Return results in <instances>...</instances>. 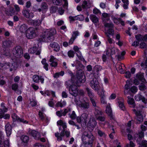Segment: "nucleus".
Returning <instances> with one entry per match:
<instances>
[{"mask_svg": "<svg viewBox=\"0 0 147 147\" xmlns=\"http://www.w3.org/2000/svg\"><path fill=\"white\" fill-rule=\"evenodd\" d=\"M95 139L93 135L90 133L88 134L86 132L84 133L82 136V140L85 147H91V144Z\"/></svg>", "mask_w": 147, "mask_h": 147, "instance_id": "obj_1", "label": "nucleus"}, {"mask_svg": "<svg viewBox=\"0 0 147 147\" xmlns=\"http://www.w3.org/2000/svg\"><path fill=\"white\" fill-rule=\"evenodd\" d=\"M75 102L76 105L83 109H87L90 107L89 100L86 97H84L80 100H78L77 98L75 99Z\"/></svg>", "mask_w": 147, "mask_h": 147, "instance_id": "obj_2", "label": "nucleus"}, {"mask_svg": "<svg viewBox=\"0 0 147 147\" xmlns=\"http://www.w3.org/2000/svg\"><path fill=\"white\" fill-rule=\"evenodd\" d=\"M73 79V78H72L71 80L66 81L65 84L67 88L69 87V91L70 94L76 96L78 94V90L77 86L75 85V83Z\"/></svg>", "mask_w": 147, "mask_h": 147, "instance_id": "obj_3", "label": "nucleus"}, {"mask_svg": "<svg viewBox=\"0 0 147 147\" xmlns=\"http://www.w3.org/2000/svg\"><path fill=\"white\" fill-rule=\"evenodd\" d=\"M57 123V125L62 126L63 128L62 131L59 135V133L58 132L55 134V136L57 137V140L59 141L62 140V137L64 136V131H65V130L67 128V126L66 123L61 120L58 121Z\"/></svg>", "mask_w": 147, "mask_h": 147, "instance_id": "obj_4", "label": "nucleus"}, {"mask_svg": "<svg viewBox=\"0 0 147 147\" xmlns=\"http://www.w3.org/2000/svg\"><path fill=\"white\" fill-rule=\"evenodd\" d=\"M12 52L14 56L18 58L21 57L23 55L22 49L19 46H17L14 48Z\"/></svg>", "mask_w": 147, "mask_h": 147, "instance_id": "obj_5", "label": "nucleus"}, {"mask_svg": "<svg viewBox=\"0 0 147 147\" xmlns=\"http://www.w3.org/2000/svg\"><path fill=\"white\" fill-rule=\"evenodd\" d=\"M142 107H139L137 108L136 110V109L134 110V111L137 116V120L140 122L142 121L143 120V117L141 113Z\"/></svg>", "mask_w": 147, "mask_h": 147, "instance_id": "obj_6", "label": "nucleus"}, {"mask_svg": "<svg viewBox=\"0 0 147 147\" xmlns=\"http://www.w3.org/2000/svg\"><path fill=\"white\" fill-rule=\"evenodd\" d=\"M90 85L94 90L98 91L100 88L99 82L96 78H94L90 82Z\"/></svg>", "mask_w": 147, "mask_h": 147, "instance_id": "obj_7", "label": "nucleus"}, {"mask_svg": "<svg viewBox=\"0 0 147 147\" xmlns=\"http://www.w3.org/2000/svg\"><path fill=\"white\" fill-rule=\"evenodd\" d=\"M88 115L86 113H83L80 117H77V121L79 123H85L87 121Z\"/></svg>", "mask_w": 147, "mask_h": 147, "instance_id": "obj_8", "label": "nucleus"}, {"mask_svg": "<svg viewBox=\"0 0 147 147\" xmlns=\"http://www.w3.org/2000/svg\"><path fill=\"white\" fill-rule=\"evenodd\" d=\"M37 28H35L34 29L32 27H30L27 29L26 31V37H32L36 36L35 30H37Z\"/></svg>", "mask_w": 147, "mask_h": 147, "instance_id": "obj_9", "label": "nucleus"}, {"mask_svg": "<svg viewBox=\"0 0 147 147\" xmlns=\"http://www.w3.org/2000/svg\"><path fill=\"white\" fill-rule=\"evenodd\" d=\"M12 117L14 121H17L20 122H22L24 124H28V121L24 119L20 118L18 117L15 113H13L12 115Z\"/></svg>", "mask_w": 147, "mask_h": 147, "instance_id": "obj_10", "label": "nucleus"}, {"mask_svg": "<svg viewBox=\"0 0 147 147\" xmlns=\"http://www.w3.org/2000/svg\"><path fill=\"white\" fill-rule=\"evenodd\" d=\"M97 123L95 118L94 117H91L88 124V126L91 128V130H93V128L95 127Z\"/></svg>", "mask_w": 147, "mask_h": 147, "instance_id": "obj_11", "label": "nucleus"}, {"mask_svg": "<svg viewBox=\"0 0 147 147\" xmlns=\"http://www.w3.org/2000/svg\"><path fill=\"white\" fill-rule=\"evenodd\" d=\"M58 60L53 55L50 56V58L49 60V61L50 63V66L52 67H55L57 65V62Z\"/></svg>", "mask_w": 147, "mask_h": 147, "instance_id": "obj_12", "label": "nucleus"}, {"mask_svg": "<svg viewBox=\"0 0 147 147\" xmlns=\"http://www.w3.org/2000/svg\"><path fill=\"white\" fill-rule=\"evenodd\" d=\"M80 49V48L77 46H75L73 47V49L76 52L79 59L82 61H84V59L82 56L81 52L79 51Z\"/></svg>", "mask_w": 147, "mask_h": 147, "instance_id": "obj_13", "label": "nucleus"}, {"mask_svg": "<svg viewBox=\"0 0 147 147\" xmlns=\"http://www.w3.org/2000/svg\"><path fill=\"white\" fill-rule=\"evenodd\" d=\"M41 50L38 49V48L36 46L31 48L28 50L29 52L31 54L35 53L36 55H39L40 53Z\"/></svg>", "mask_w": 147, "mask_h": 147, "instance_id": "obj_14", "label": "nucleus"}, {"mask_svg": "<svg viewBox=\"0 0 147 147\" xmlns=\"http://www.w3.org/2000/svg\"><path fill=\"white\" fill-rule=\"evenodd\" d=\"M45 34H43V36L45 37H51L54 35L56 33V31L55 29H52L49 30L45 32Z\"/></svg>", "mask_w": 147, "mask_h": 147, "instance_id": "obj_15", "label": "nucleus"}, {"mask_svg": "<svg viewBox=\"0 0 147 147\" xmlns=\"http://www.w3.org/2000/svg\"><path fill=\"white\" fill-rule=\"evenodd\" d=\"M118 50L114 47L112 48L111 49H108L105 51L106 55L108 56H110L111 55L115 54V53L117 52Z\"/></svg>", "mask_w": 147, "mask_h": 147, "instance_id": "obj_16", "label": "nucleus"}, {"mask_svg": "<svg viewBox=\"0 0 147 147\" xmlns=\"http://www.w3.org/2000/svg\"><path fill=\"white\" fill-rule=\"evenodd\" d=\"M140 39V47L141 48H144L146 46L145 43L144 42V41H147V37H138L137 38L138 40Z\"/></svg>", "mask_w": 147, "mask_h": 147, "instance_id": "obj_17", "label": "nucleus"}, {"mask_svg": "<svg viewBox=\"0 0 147 147\" xmlns=\"http://www.w3.org/2000/svg\"><path fill=\"white\" fill-rule=\"evenodd\" d=\"M33 80L34 82L36 83L39 82V80H40L42 83H43L44 80L42 77H39L37 75H34L33 77Z\"/></svg>", "mask_w": 147, "mask_h": 147, "instance_id": "obj_18", "label": "nucleus"}, {"mask_svg": "<svg viewBox=\"0 0 147 147\" xmlns=\"http://www.w3.org/2000/svg\"><path fill=\"white\" fill-rule=\"evenodd\" d=\"M30 134L35 139L38 140L40 138L39 133L38 132L36 131L35 130L31 131L30 132Z\"/></svg>", "mask_w": 147, "mask_h": 147, "instance_id": "obj_19", "label": "nucleus"}, {"mask_svg": "<svg viewBox=\"0 0 147 147\" xmlns=\"http://www.w3.org/2000/svg\"><path fill=\"white\" fill-rule=\"evenodd\" d=\"M5 128L7 136H10L11 134L12 130L10 125L9 123H7L5 125Z\"/></svg>", "mask_w": 147, "mask_h": 147, "instance_id": "obj_20", "label": "nucleus"}, {"mask_svg": "<svg viewBox=\"0 0 147 147\" xmlns=\"http://www.w3.org/2000/svg\"><path fill=\"white\" fill-rule=\"evenodd\" d=\"M135 100L138 101L142 100V101L144 103H147V99H146L144 97L140 94H138L135 97Z\"/></svg>", "mask_w": 147, "mask_h": 147, "instance_id": "obj_21", "label": "nucleus"}, {"mask_svg": "<svg viewBox=\"0 0 147 147\" xmlns=\"http://www.w3.org/2000/svg\"><path fill=\"white\" fill-rule=\"evenodd\" d=\"M125 65L121 63H118L116 65V68L119 72L121 74L124 73L123 69L122 68L123 67H124Z\"/></svg>", "mask_w": 147, "mask_h": 147, "instance_id": "obj_22", "label": "nucleus"}, {"mask_svg": "<svg viewBox=\"0 0 147 147\" xmlns=\"http://www.w3.org/2000/svg\"><path fill=\"white\" fill-rule=\"evenodd\" d=\"M50 46L54 49V50L56 51H58L60 49V47L59 45L56 42H53L51 43Z\"/></svg>", "mask_w": 147, "mask_h": 147, "instance_id": "obj_23", "label": "nucleus"}, {"mask_svg": "<svg viewBox=\"0 0 147 147\" xmlns=\"http://www.w3.org/2000/svg\"><path fill=\"white\" fill-rule=\"evenodd\" d=\"M102 113L101 111L100 108L98 107H96L95 108L94 114L96 117V118L99 116V115H101Z\"/></svg>", "mask_w": 147, "mask_h": 147, "instance_id": "obj_24", "label": "nucleus"}, {"mask_svg": "<svg viewBox=\"0 0 147 147\" xmlns=\"http://www.w3.org/2000/svg\"><path fill=\"white\" fill-rule=\"evenodd\" d=\"M86 90L87 92L88 95L90 99L95 97V96L91 89H90L88 88H86Z\"/></svg>", "mask_w": 147, "mask_h": 147, "instance_id": "obj_25", "label": "nucleus"}, {"mask_svg": "<svg viewBox=\"0 0 147 147\" xmlns=\"http://www.w3.org/2000/svg\"><path fill=\"white\" fill-rule=\"evenodd\" d=\"M1 106L2 109H0V114H1L7 112L8 109L5 107L4 103L2 102L1 103Z\"/></svg>", "mask_w": 147, "mask_h": 147, "instance_id": "obj_26", "label": "nucleus"}, {"mask_svg": "<svg viewBox=\"0 0 147 147\" xmlns=\"http://www.w3.org/2000/svg\"><path fill=\"white\" fill-rule=\"evenodd\" d=\"M106 112L107 114L111 117L112 115V111L111 107H110V104H109L107 107Z\"/></svg>", "mask_w": 147, "mask_h": 147, "instance_id": "obj_27", "label": "nucleus"}, {"mask_svg": "<svg viewBox=\"0 0 147 147\" xmlns=\"http://www.w3.org/2000/svg\"><path fill=\"white\" fill-rule=\"evenodd\" d=\"M85 77L82 75L79 76L78 75L77 76V79L78 80L77 81L76 83L77 84L79 82H84L85 81Z\"/></svg>", "mask_w": 147, "mask_h": 147, "instance_id": "obj_28", "label": "nucleus"}, {"mask_svg": "<svg viewBox=\"0 0 147 147\" xmlns=\"http://www.w3.org/2000/svg\"><path fill=\"white\" fill-rule=\"evenodd\" d=\"M40 42H48L51 41V37H40L39 40Z\"/></svg>", "mask_w": 147, "mask_h": 147, "instance_id": "obj_29", "label": "nucleus"}, {"mask_svg": "<svg viewBox=\"0 0 147 147\" xmlns=\"http://www.w3.org/2000/svg\"><path fill=\"white\" fill-rule=\"evenodd\" d=\"M47 60L45 59H43L41 63L43 65L44 68L46 70H48V64L46 63Z\"/></svg>", "mask_w": 147, "mask_h": 147, "instance_id": "obj_30", "label": "nucleus"}, {"mask_svg": "<svg viewBox=\"0 0 147 147\" xmlns=\"http://www.w3.org/2000/svg\"><path fill=\"white\" fill-rule=\"evenodd\" d=\"M30 21L31 24L34 26H39L41 23L40 20H31Z\"/></svg>", "mask_w": 147, "mask_h": 147, "instance_id": "obj_31", "label": "nucleus"}, {"mask_svg": "<svg viewBox=\"0 0 147 147\" xmlns=\"http://www.w3.org/2000/svg\"><path fill=\"white\" fill-rule=\"evenodd\" d=\"M66 104V102L65 101H63L58 102L55 105V107H63L65 106Z\"/></svg>", "mask_w": 147, "mask_h": 147, "instance_id": "obj_32", "label": "nucleus"}, {"mask_svg": "<svg viewBox=\"0 0 147 147\" xmlns=\"http://www.w3.org/2000/svg\"><path fill=\"white\" fill-rule=\"evenodd\" d=\"M90 18L92 21L94 23H96L98 21V19L96 16L94 15L90 16Z\"/></svg>", "mask_w": 147, "mask_h": 147, "instance_id": "obj_33", "label": "nucleus"}, {"mask_svg": "<svg viewBox=\"0 0 147 147\" xmlns=\"http://www.w3.org/2000/svg\"><path fill=\"white\" fill-rule=\"evenodd\" d=\"M137 78L139 80L144 81L145 80L144 78V73H139L136 75Z\"/></svg>", "mask_w": 147, "mask_h": 147, "instance_id": "obj_34", "label": "nucleus"}, {"mask_svg": "<svg viewBox=\"0 0 147 147\" xmlns=\"http://www.w3.org/2000/svg\"><path fill=\"white\" fill-rule=\"evenodd\" d=\"M146 59L147 58H146V59H144L140 64L141 66L143 69L147 68V60Z\"/></svg>", "mask_w": 147, "mask_h": 147, "instance_id": "obj_35", "label": "nucleus"}, {"mask_svg": "<svg viewBox=\"0 0 147 147\" xmlns=\"http://www.w3.org/2000/svg\"><path fill=\"white\" fill-rule=\"evenodd\" d=\"M102 69V67L100 66L99 65L95 66L94 68V72L93 74H95V71L97 73L100 71Z\"/></svg>", "mask_w": 147, "mask_h": 147, "instance_id": "obj_36", "label": "nucleus"}, {"mask_svg": "<svg viewBox=\"0 0 147 147\" xmlns=\"http://www.w3.org/2000/svg\"><path fill=\"white\" fill-rule=\"evenodd\" d=\"M118 103L119 104V106L122 110L124 111L125 110V107L124 105L123 101H118Z\"/></svg>", "mask_w": 147, "mask_h": 147, "instance_id": "obj_37", "label": "nucleus"}, {"mask_svg": "<svg viewBox=\"0 0 147 147\" xmlns=\"http://www.w3.org/2000/svg\"><path fill=\"white\" fill-rule=\"evenodd\" d=\"M27 28L25 24L22 25L20 27V31L22 32H26V30Z\"/></svg>", "mask_w": 147, "mask_h": 147, "instance_id": "obj_38", "label": "nucleus"}, {"mask_svg": "<svg viewBox=\"0 0 147 147\" xmlns=\"http://www.w3.org/2000/svg\"><path fill=\"white\" fill-rule=\"evenodd\" d=\"M48 6L46 3L43 2L41 5V8L42 10L48 9Z\"/></svg>", "mask_w": 147, "mask_h": 147, "instance_id": "obj_39", "label": "nucleus"}, {"mask_svg": "<svg viewBox=\"0 0 147 147\" xmlns=\"http://www.w3.org/2000/svg\"><path fill=\"white\" fill-rule=\"evenodd\" d=\"M105 34L108 37L109 36V34L111 36H113L114 34V30L112 29H109L108 30L107 32Z\"/></svg>", "mask_w": 147, "mask_h": 147, "instance_id": "obj_40", "label": "nucleus"}, {"mask_svg": "<svg viewBox=\"0 0 147 147\" xmlns=\"http://www.w3.org/2000/svg\"><path fill=\"white\" fill-rule=\"evenodd\" d=\"M4 113H3L2 114H0V118L1 119L3 118L4 119H7L9 118L10 115L9 114H6L4 115Z\"/></svg>", "mask_w": 147, "mask_h": 147, "instance_id": "obj_41", "label": "nucleus"}, {"mask_svg": "<svg viewBox=\"0 0 147 147\" xmlns=\"http://www.w3.org/2000/svg\"><path fill=\"white\" fill-rule=\"evenodd\" d=\"M22 140L24 142H27L29 140V138L28 136H22Z\"/></svg>", "mask_w": 147, "mask_h": 147, "instance_id": "obj_42", "label": "nucleus"}, {"mask_svg": "<svg viewBox=\"0 0 147 147\" xmlns=\"http://www.w3.org/2000/svg\"><path fill=\"white\" fill-rule=\"evenodd\" d=\"M79 17H77L76 19H75L74 18H76V16L74 17H73L71 16H69V18L70 19V21H74L75 20H80V17H83V15H80L79 16Z\"/></svg>", "mask_w": 147, "mask_h": 147, "instance_id": "obj_43", "label": "nucleus"}, {"mask_svg": "<svg viewBox=\"0 0 147 147\" xmlns=\"http://www.w3.org/2000/svg\"><path fill=\"white\" fill-rule=\"evenodd\" d=\"M127 102L130 105H134V100L133 98L128 97Z\"/></svg>", "mask_w": 147, "mask_h": 147, "instance_id": "obj_44", "label": "nucleus"}, {"mask_svg": "<svg viewBox=\"0 0 147 147\" xmlns=\"http://www.w3.org/2000/svg\"><path fill=\"white\" fill-rule=\"evenodd\" d=\"M67 54L69 57H73L74 56L75 53L73 51L70 50L68 52Z\"/></svg>", "mask_w": 147, "mask_h": 147, "instance_id": "obj_45", "label": "nucleus"}, {"mask_svg": "<svg viewBox=\"0 0 147 147\" xmlns=\"http://www.w3.org/2000/svg\"><path fill=\"white\" fill-rule=\"evenodd\" d=\"M88 3L86 1H84L82 5V7L83 9H85L86 8H88L90 7L89 6H88Z\"/></svg>", "mask_w": 147, "mask_h": 147, "instance_id": "obj_46", "label": "nucleus"}, {"mask_svg": "<svg viewBox=\"0 0 147 147\" xmlns=\"http://www.w3.org/2000/svg\"><path fill=\"white\" fill-rule=\"evenodd\" d=\"M92 105L94 107H96V102L95 101L96 98L95 97L92 98L90 99Z\"/></svg>", "mask_w": 147, "mask_h": 147, "instance_id": "obj_47", "label": "nucleus"}, {"mask_svg": "<svg viewBox=\"0 0 147 147\" xmlns=\"http://www.w3.org/2000/svg\"><path fill=\"white\" fill-rule=\"evenodd\" d=\"M3 136L2 132L0 131V144H3V142H4L3 139Z\"/></svg>", "mask_w": 147, "mask_h": 147, "instance_id": "obj_48", "label": "nucleus"}, {"mask_svg": "<svg viewBox=\"0 0 147 147\" xmlns=\"http://www.w3.org/2000/svg\"><path fill=\"white\" fill-rule=\"evenodd\" d=\"M11 43V42L10 41H5L3 42V46L5 47H8Z\"/></svg>", "mask_w": 147, "mask_h": 147, "instance_id": "obj_49", "label": "nucleus"}, {"mask_svg": "<svg viewBox=\"0 0 147 147\" xmlns=\"http://www.w3.org/2000/svg\"><path fill=\"white\" fill-rule=\"evenodd\" d=\"M126 84L125 85V88L126 90L129 88V87L131 85L130 84V82L129 80H127L126 82Z\"/></svg>", "mask_w": 147, "mask_h": 147, "instance_id": "obj_50", "label": "nucleus"}, {"mask_svg": "<svg viewBox=\"0 0 147 147\" xmlns=\"http://www.w3.org/2000/svg\"><path fill=\"white\" fill-rule=\"evenodd\" d=\"M135 145L132 142L130 141L129 144H127L125 147H134Z\"/></svg>", "mask_w": 147, "mask_h": 147, "instance_id": "obj_51", "label": "nucleus"}, {"mask_svg": "<svg viewBox=\"0 0 147 147\" xmlns=\"http://www.w3.org/2000/svg\"><path fill=\"white\" fill-rule=\"evenodd\" d=\"M69 117L72 119H75L76 117V115L74 111H73L71 114H69Z\"/></svg>", "mask_w": 147, "mask_h": 147, "instance_id": "obj_52", "label": "nucleus"}, {"mask_svg": "<svg viewBox=\"0 0 147 147\" xmlns=\"http://www.w3.org/2000/svg\"><path fill=\"white\" fill-rule=\"evenodd\" d=\"M18 88V84H14L12 85V89L14 91H16Z\"/></svg>", "mask_w": 147, "mask_h": 147, "instance_id": "obj_53", "label": "nucleus"}, {"mask_svg": "<svg viewBox=\"0 0 147 147\" xmlns=\"http://www.w3.org/2000/svg\"><path fill=\"white\" fill-rule=\"evenodd\" d=\"M138 89L136 86H132L130 89L131 91L133 93H135L137 91Z\"/></svg>", "mask_w": 147, "mask_h": 147, "instance_id": "obj_54", "label": "nucleus"}, {"mask_svg": "<svg viewBox=\"0 0 147 147\" xmlns=\"http://www.w3.org/2000/svg\"><path fill=\"white\" fill-rule=\"evenodd\" d=\"M138 37H136V41H135L132 44V45L133 46L136 47L138 46L139 45V42H140V39H139V40H137V38Z\"/></svg>", "mask_w": 147, "mask_h": 147, "instance_id": "obj_55", "label": "nucleus"}, {"mask_svg": "<svg viewBox=\"0 0 147 147\" xmlns=\"http://www.w3.org/2000/svg\"><path fill=\"white\" fill-rule=\"evenodd\" d=\"M22 13L24 16L28 18V16L29 15V13L28 11L26 10H24L22 11Z\"/></svg>", "mask_w": 147, "mask_h": 147, "instance_id": "obj_56", "label": "nucleus"}, {"mask_svg": "<svg viewBox=\"0 0 147 147\" xmlns=\"http://www.w3.org/2000/svg\"><path fill=\"white\" fill-rule=\"evenodd\" d=\"M38 115L39 117L41 120H43L44 119L45 117V115L41 111H39Z\"/></svg>", "mask_w": 147, "mask_h": 147, "instance_id": "obj_57", "label": "nucleus"}, {"mask_svg": "<svg viewBox=\"0 0 147 147\" xmlns=\"http://www.w3.org/2000/svg\"><path fill=\"white\" fill-rule=\"evenodd\" d=\"M120 37H116V39L118 40V42H116V44L118 45L119 46L121 47L123 45V42L122 41L119 40Z\"/></svg>", "mask_w": 147, "mask_h": 147, "instance_id": "obj_58", "label": "nucleus"}, {"mask_svg": "<svg viewBox=\"0 0 147 147\" xmlns=\"http://www.w3.org/2000/svg\"><path fill=\"white\" fill-rule=\"evenodd\" d=\"M139 89L140 90H144L146 89V86L144 84H141L139 86Z\"/></svg>", "mask_w": 147, "mask_h": 147, "instance_id": "obj_59", "label": "nucleus"}, {"mask_svg": "<svg viewBox=\"0 0 147 147\" xmlns=\"http://www.w3.org/2000/svg\"><path fill=\"white\" fill-rule=\"evenodd\" d=\"M78 95L82 96L84 95V91L82 90H78Z\"/></svg>", "mask_w": 147, "mask_h": 147, "instance_id": "obj_60", "label": "nucleus"}, {"mask_svg": "<svg viewBox=\"0 0 147 147\" xmlns=\"http://www.w3.org/2000/svg\"><path fill=\"white\" fill-rule=\"evenodd\" d=\"M4 142V147H9V143L8 140H5Z\"/></svg>", "mask_w": 147, "mask_h": 147, "instance_id": "obj_61", "label": "nucleus"}, {"mask_svg": "<svg viewBox=\"0 0 147 147\" xmlns=\"http://www.w3.org/2000/svg\"><path fill=\"white\" fill-rule=\"evenodd\" d=\"M105 91L103 90V89H102L101 90V91L100 92L98 93L99 94L100 96L101 97H104L105 96L104 95V92Z\"/></svg>", "mask_w": 147, "mask_h": 147, "instance_id": "obj_62", "label": "nucleus"}, {"mask_svg": "<svg viewBox=\"0 0 147 147\" xmlns=\"http://www.w3.org/2000/svg\"><path fill=\"white\" fill-rule=\"evenodd\" d=\"M98 134L100 136H105V133L100 130H99L98 131Z\"/></svg>", "mask_w": 147, "mask_h": 147, "instance_id": "obj_63", "label": "nucleus"}, {"mask_svg": "<svg viewBox=\"0 0 147 147\" xmlns=\"http://www.w3.org/2000/svg\"><path fill=\"white\" fill-rule=\"evenodd\" d=\"M142 145L144 147H147V141L146 140L142 141Z\"/></svg>", "mask_w": 147, "mask_h": 147, "instance_id": "obj_64", "label": "nucleus"}]
</instances>
